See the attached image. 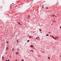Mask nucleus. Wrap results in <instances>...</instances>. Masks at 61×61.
I'll list each match as a JSON object with an SVG mask.
<instances>
[{"label":"nucleus","mask_w":61,"mask_h":61,"mask_svg":"<svg viewBox=\"0 0 61 61\" xmlns=\"http://www.w3.org/2000/svg\"><path fill=\"white\" fill-rule=\"evenodd\" d=\"M2 59H3V60H4V57L3 56L2 57Z\"/></svg>","instance_id":"obj_5"},{"label":"nucleus","mask_w":61,"mask_h":61,"mask_svg":"<svg viewBox=\"0 0 61 61\" xmlns=\"http://www.w3.org/2000/svg\"><path fill=\"white\" fill-rule=\"evenodd\" d=\"M17 43H18V40H17Z\"/></svg>","instance_id":"obj_7"},{"label":"nucleus","mask_w":61,"mask_h":61,"mask_svg":"<svg viewBox=\"0 0 61 61\" xmlns=\"http://www.w3.org/2000/svg\"><path fill=\"white\" fill-rule=\"evenodd\" d=\"M14 49L13 48L12 50V51H14Z\"/></svg>","instance_id":"obj_8"},{"label":"nucleus","mask_w":61,"mask_h":61,"mask_svg":"<svg viewBox=\"0 0 61 61\" xmlns=\"http://www.w3.org/2000/svg\"><path fill=\"white\" fill-rule=\"evenodd\" d=\"M46 9H48V7H47L46 8Z\"/></svg>","instance_id":"obj_16"},{"label":"nucleus","mask_w":61,"mask_h":61,"mask_svg":"<svg viewBox=\"0 0 61 61\" xmlns=\"http://www.w3.org/2000/svg\"><path fill=\"white\" fill-rule=\"evenodd\" d=\"M33 51V50H31V51Z\"/></svg>","instance_id":"obj_25"},{"label":"nucleus","mask_w":61,"mask_h":61,"mask_svg":"<svg viewBox=\"0 0 61 61\" xmlns=\"http://www.w3.org/2000/svg\"><path fill=\"white\" fill-rule=\"evenodd\" d=\"M6 61H8L7 60H6Z\"/></svg>","instance_id":"obj_28"},{"label":"nucleus","mask_w":61,"mask_h":61,"mask_svg":"<svg viewBox=\"0 0 61 61\" xmlns=\"http://www.w3.org/2000/svg\"><path fill=\"white\" fill-rule=\"evenodd\" d=\"M7 43H9V42L8 41H7Z\"/></svg>","instance_id":"obj_15"},{"label":"nucleus","mask_w":61,"mask_h":61,"mask_svg":"<svg viewBox=\"0 0 61 61\" xmlns=\"http://www.w3.org/2000/svg\"><path fill=\"white\" fill-rule=\"evenodd\" d=\"M16 54H17H17H18V52H17L16 53Z\"/></svg>","instance_id":"obj_10"},{"label":"nucleus","mask_w":61,"mask_h":61,"mask_svg":"<svg viewBox=\"0 0 61 61\" xmlns=\"http://www.w3.org/2000/svg\"><path fill=\"white\" fill-rule=\"evenodd\" d=\"M30 46L31 47H33V46H33V45H31Z\"/></svg>","instance_id":"obj_2"},{"label":"nucleus","mask_w":61,"mask_h":61,"mask_svg":"<svg viewBox=\"0 0 61 61\" xmlns=\"http://www.w3.org/2000/svg\"><path fill=\"white\" fill-rule=\"evenodd\" d=\"M6 49L7 50H8V47H7V48H6Z\"/></svg>","instance_id":"obj_3"},{"label":"nucleus","mask_w":61,"mask_h":61,"mask_svg":"<svg viewBox=\"0 0 61 61\" xmlns=\"http://www.w3.org/2000/svg\"><path fill=\"white\" fill-rule=\"evenodd\" d=\"M60 28H61V26L60 27Z\"/></svg>","instance_id":"obj_26"},{"label":"nucleus","mask_w":61,"mask_h":61,"mask_svg":"<svg viewBox=\"0 0 61 61\" xmlns=\"http://www.w3.org/2000/svg\"><path fill=\"white\" fill-rule=\"evenodd\" d=\"M51 37L53 38V37H54V36H51Z\"/></svg>","instance_id":"obj_20"},{"label":"nucleus","mask_w":61,"mask_h":61,"mask_svg":"<svg viewBox=\"0 0 61 61\" xmlns=\"http://www.w3.org/2000/svg\"><path fill=\"white\" fill-rule=\"evenodd\" d=\"M43 8H44V7H43Z\"/></svg>","instance_id":"obj_30"},{"label":"nucleus","mask_w":61,"mask_h":61,"mask_svg":"<svg viewBox=\"0 0 61 61\" xmlns=\"http://www.w3.org/2000/svg\"><path fill=\"white\" fill-rule=\"evenodd\" d=\"M27 18V19L28 18Z\"/></svg>","instance_id":"obj_33"},{"label":"nucleus","mask_w":61,"mask_h":61,"mask_svg":"<svg viewBox=\"0 0 61 61\" xmlns=\"http://www.w3.org/2000/svg\"><path fill=\"white\" fill-rule=\"evenodd\" d=\"M49 35H46V36H49Z\"/></svg>","instance_id":"obj_12"},{"label":"nucleus","mask_w":61,"mask_h":61,"mask_svg":"<svg viewBox=\"0 0 61 61\" xmlns=\"http://www.w3.org/2000/svg\"><path fill=\"white\" fill-rule=\"evenodd\" d=\"M48 33H49V34H50V32H48Z\"/></svg>","instance_id":"obj_23"},{"label":"nucleus","mask_w":61,"mask_h":61,"mask_svg":"<svg viewBox=\"0 0 61 61\" xmlns=\"http://www.w3.org/2000/svg\"><path fill=\"white\" fill-rule=\"evenodd\" d=\"M53 16V15H52V16Z\"/></svg>","instance_id":"obj_31"},{"label":"nucleus","mask_w":61,"mask_h":61,"mask_svg":"<svg viewBox=\"0 0 61 61\" xmlns=\"http://www.w3.org/2000/svg\"><path fill=\"white\" fill-rule=\"evenodd\" d=\"M15 61H17V60H15Z\"/></svg>","instance_id":"obj_21"},{"label":"nucleus","mask_w":61,"mask_h":61,"mask_svg":"<svg viewBox=\"0 0 61 61\" xmlns=\"http://www.w3.org/2000/svg\"><path fill=\"white\" fill-rule=\"evenodd\" d=\"M17 50H18L19 51V49L18 48V49H17Z\"/></svg>","instance_id":"obj_11"},{"label":"nucleus","mask_w":61,"mask_h":61,"mask_svg":"<svg viewBox=\"0 0 61 61\" xmlns=\"http://www.w3.org/2000/svg\"><path fill=\"white\" fill-rule=\"evenodd\" d=\"M53 17H54V15H53Z\"/></svg>","instance_id":"obj_22"},{"label":"nucleus","mask_w":61,"mask_h":61,"mask_svg":"<svg viewBox=\"0 0 61 61\" xmlns=\"http://www.w3.org/2000/svg\"><path fill=\"white\" fill-rule=\"evenodd\" d=\"M29 17V16H28V17Z\"/></svg>","instance_id":"obj_32"},{"label":"nucleus","mask_w":61,"mask_h":61,"mask_svg":"<svg viewBox=\"0 0 61 61\" xmlns=\"http://www.w3.org/2000/svg\"><path fill=\"white\" fill-rule=\"evenodd\" d=\"M60 57H61V55L60 56Z\"/></svg>","instance_id":"obj_29"},{"label":"nucleus","mask_w":61,"mask_h":61,"mask_svg":"<svg viewBox=\"0 0 61 61\" xmlns=\"http://www.w3.org/2000/svg\"><path fill=\"white\" fill-rule=\"evenodd\" d=\"M48 58L49 59H50V57H48Z\"/></svg>","instance_id":"obj_4"},{"label":"nucleus","mask_w":61,"mask_h":61,"mask_svg":"<svg viewBox=\"0 0 61 61\" xmlns=\"http://www.w3.org/2000/svg\"><path fill=\"white\" fill-rule=\"evenodd\" d=\"M31 36H29V38H31Z\"/></svg>","instance_id":"obj_9"},{"label":"nucleus","mask_w":61,"mask_h":61,"mask_svg":"<svg viewBox=\"0 0 61 61\" xmlns=\"http://www.w3.org/2000/svg\"><path fill=\"white\" fill-rule=\"evenodd\" d=\"M53 39H55L56 40H57V39H56V38L54 37H53Z\"/></svg>","instance_id":"obj_1"},{"label":"nucleus","mask_w":61,"mask_h":61,"mask_svg":"<svg viewBox=\"0 0 61 61\" xmlns=\"http://www.w3.org/2000/svg\"><path fill=\"white\" fill-rule=\"evenodd\" d=\"M40 31H41L42 30H41V29H40Z\"/></svg>","instance_id":"obj_14"},{"label":"nucleus","mask_w":61,"mask_h":61,"mask_svg":"<svg viewBox=\"0 0 61 61\" xmlns=\"http://www.w3.org/2000/svg\"><path fill=\"white\" fill-rule=\"evenodd\" d=\"M18 23L19 24V23H19V22Z\"/></svg>","instance_id":"obj_27"},{"label":"nucleus","mask_w":61,"mask_h":61,"mask_svg":"<svg viewBox=\"0 0 61 61\" xmlns=\"http://www.w3.org/2000/svg\"><path fill=\"white\" fill-rule=\"evenodd\" d=\"M19 24V25H20V23H19V24Z\"/></svg>","instance_id":"obj_19"},{"label":"nucleus","mask_w":61,"mask_h":61,"mask_svg":"<svg viewBox=\"0 0 61 61\" xmlns=\"http://www.w3.org/2000/svg\"><path fill=\"white\" fill-rule=\"evenodd\" d=\"M20 25H22V24H20Z\"/></svg>","instance_id":"obj_17"},{"label":"nucleus","mask_w":61,"mask_h":61,"mask_svg":"<svg viewBox=\"0 0 61 61\" xmlns=\"http://www.w3.org/2000/svg\"><path fill=\"white\" fill-rule=\"evenodd\" d=\"M29 40H27V42H29Z\"/></svg>","instance_id":"obj_13"},{"label":"nucleus","mask_w":61,"mask_h":61,"mask_svg":"<svg viewBox=\"0 0 61 61\" xmlns=\"http://www.w3.org/2000/svg\"><path fill=\"white\" fill-rule=\"evenodd\" d=\"M56 38H58V37H56Z\"/></svg>","instance_id":"obj_6"},{"label":"nucleus","mask_w":61,"mask_h":61,"mask_svg":"<svg viewBox=\"0 0 61 61\" xmlns=\"http://www.w3.org/2000/svg\"><path fill=\"white\" fill-rule=\"evenodd\" d=\"M8 61H9V60H7Z\"/></svg>","instance_id":"obj_24"},{"label":"nucleus","mask_w":61,"mask_h":61,"mask_svg":"<svg viewBox=\"0 0 61 61\" xmlns=\"http://www.w3.org/2000/svg\"><path fill=\"white\" fill-rule=\"evenodd\" d=\"M37 39V37H36V39Z\"/></svg>","instance_id":"obj_18"}]
</instances>
